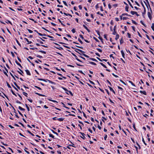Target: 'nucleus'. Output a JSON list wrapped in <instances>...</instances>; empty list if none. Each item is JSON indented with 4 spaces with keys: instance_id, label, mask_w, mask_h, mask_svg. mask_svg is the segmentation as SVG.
Wrapping results in <instances>:
<instances>
[{
    "instance_id": "obj_13",
    "label": "nucleus",
    "mask_w": 154,
    "mask_h": 154,
    "mask_svg": "<svg viewBox=\"0 0 154 154\" xmlns=\"http://www.w3.org/2000/svg\"><path fill=\"white\" fill-rule=\"evenodd\" d=\"M119 38V35L118 34H117L116 36V37L115 38V39L116 40H117V39Z\"/></svg>"
},
{
    "instance_id": "obj_60",
    "label": "nucleus",
    "mask_w": 154,
    "mask_h": 154,
    "mask_svg": "<svg viewBox=\"0 0 154 154\" xmlns=\"http://www.w3.org/2000/svg\"><path fill=\"white\" fill-rule=\"evenodd\" d=\"M11 53L12 54V56L13 57H14L15 56V55L13 53V52L12 51L11 52Z\"/></svg>"
},
{
    "instance_id": "obj_58",
    "label": "nucleus",
    "mask_w": 154,
    "mask_h": 154,
    "mask_svg": "<svg viewBox=\"0 0 154 154\" xmlns=\"http://www.w3.org/2000/svg\"><path fill=\"white\" fill-rule=\"evenodd\" d=\"M12 86L14 87V88L17 91H18V90L12 84Z\"/></svg>"
},
{
    "instance_id": "obj_3",
    "label": "nucleus",
    "mask_w": 154,
    "mask_h": 154,
    "mask_svg": "<svg viewBox=\"0 0 154 154\" xmlns=\"http://www.w3.org/2000/svg\"><path fill=\"white\" fill-rule=\"evenodd\" d=\"M25 71L27 74L29 75H31V73H30L29 71L27 69L25 70Z\"/></svg>"
},
{
    "instance_id": "obj_45",
    "label": "nucleus",
    "mask_w": 154,
    "mask_h": 154,
    "mask_svg": "<svg viewBox=\"0 0 154 154\" xmlns=\"http://www.w3.org/2000/svg\"><path fill=\"white\" fill-rule=\"evenodd\" d=\"M63 3L66 6H67V5L66 3V2L64 1H63Z\"/></svg>"
},
{
    "instance_id": "obj_50",
    "label": "nucleus",
    "mask_w": 154,
    "mask_h": 154,
    "mask_svg": "<svg viewBox=\"0 0 154 154\" xmlns=\"http://www.w3.org/2000/svg\"><path fill=\"white\" fill-rule=\"evenodd\" d=\"M104 38H105L106 40H107V35L106 34H104Z\"/></svg>"
},
{
    "instance_id": "obj_47",
    "label": "nucleus",
    "mask_w": 154,
    "mask_h": 154,
    "mask_svg": "<svg viewBox=\"0 0 154 154\" xmlns=\"http://www.w3.org/2000/svg\"><path fill=\"white\" fill-rule=\"evenodd\" d=\"M62 88L66 91H68V90L65 88L62 87Z\"/></svg>"
},
{
    "instance_id": "obj_22",
    "label": "nucleus",
    "mask_w": 154,
    "mask_h": 154,
    "mask_svg": "<svg viewBox=\"0 0 154 154\" xmlns=\"http://www.w3.org/2000/svg\"><path fill=\"white\" fill-rule=\"evenodd\" d=\"M51 131L53 133H54V134H56L57 135H58V134L56 132H55V131H54V130H51Z\"/></svg>"
},
{
    "instance_id": "obj_53",
    "label": "nucleus",
    "mask_w": 154,
    "mask_h": 154,
    "mask_svg": "<svg viewBox=\"0 0 154 154\" xmlns=\"http://www.w3.org/2000/svg\"><path fill=\"white\" fill-rule=\"evenodd\" d=\"M27 30H28V31H29V32L30 33H32L33 32L32 30H30L29 29H27Z\"/></svg>"
},
{
    "instance_id": "obj_26",
    "label": "nucleus",
    "mask_w": 154,
    "mask_h": 154,
    "mask_svg": "<svg viewBox=\"0 0 154 154\" xmlns=\"http://www.w3.org/2000/svg\"><path fill=\"white\" fill-rule=\"evenodd\" d=\"M47 80L50 83H51L52 84H54V82H53L50 80H48V79H47Z\"/></svg>"
},
{
    "instance_id": "obj_56",
    "label": "nucleus",
    "mask_w": 154,
    "mask_h": 154,
    "mask_svg": "<svg viewBox=\"0 0 154 154\" xmlns=\"http://www.w3.org/2000/svg\"><path fill=\"white\" fill-rule=\"evenodd\" d=\"M118 6V4H114L113 5V6L114 8H116Z\"/></svg>"
},
{
    "instance_id": "obj_32",
    "label": "nucleus",
    "mask_w": 154,
    "mask_h": 154,
    "mask_svg": "<svg viewBox=\"0 0 154 154\" xmlns=\"http://www.w3.org/2000/svg\"><path fill=\"white\" fill-rule=\"evenodd\" d=\"M7 86H8V87L9 88H11V86H10V85L8 83V82H7Z\"/></svg>"
},
{
    "instance_id": "obj_64",
    "label": "nucleus",
    "mask_w": 154,
    "mask_h": 154,
    "mask_svg": "<svg viewBox=\"0 0 154 154\" xmlns=\"http://www.w3.org/2000/svg\"><path fill=\"white\" fill-rule=\"evenodd\" d=\"M79 36L80 37V38H81L82 39H84V37L83 36V35H79Z\"/></svg>"
},
{
    "instance_id": "obj_18",
    "label": "nucleus",
    "mask_w": 154,
    "mask_h": 154,
    "mask_svg": "<svg viewBox=\"0 0 154 154\" xmlns=\"http://www.w3.org/2000/svg\"><path fill=\"white\" fill-rule=\"evenodd\" d=\"M128 82L130 83L134 87L135 86V85L131 81H129Z\"/></svg>"
},
{
    "instance_id": "obj_23",
    "label": "nucleus",
    "mask_w": 154,
    "mask_h": 154,
    "mask_svg": "<svg viewBox=\"0 0 154 154\" xmlns=\"http://www.w3.org/2000/svg\"><path fill=\"white\" fill-rule=\"evenodd\" d=\"M89 63L91 64L94 65H96V64L94 62H89Z\"/></svg>"
},
{
    "instance_id": "obj_31",
    "label": "nucleus",
    "mask_w": 154,
    "mask_h": 154,
    "mask_svg": "<svg viewBox=\"0 0 154 154\" xmlns=\"http://www.w3.org/2000/svg\"><path fill=\"white\" fill-rule=\"evenodd\" d=\"M55 48H57V49H58L60 50H61L62 49H63V48L61 47H55Z\"/></svg>"
},
{
    "instance_id": "obj_11",
    "label": "nucleus",
    "mask_w": 154,
    "mask_h": 154,
    "mask_svg": "<svg viewBox=\"0 0 154 154\" xmlns=\"http://www.w3.org/2000/svg\"><path fill=\"white\" fill-rule=\"evenodd\" d=\"M24 39H25L26 40V41L28 42V44H30V43H31L32 42L31 41H29V40L27 38H25Z\"/></svg>"
},
{
    "instance_id": "obj_62",
    "label": "nucleus",
    "mask_w": 154,
    "mask_h": 154,
    "mask_svg": "<svg viewBox=\"0 0 154 154\" xmlns=\"http://www.w3.org/2000/svg\"><path fill=\"white\" fill-rule=\"evenodd\" d=\"M120 81L122 82V83H123V84H124V85H126V84L125 83V82H124L123 81H122V80H120Z\"/></svg>"
},
{
    "instance_id": "obj_57",
    "label": "nucleus",
    "mask_w": 154,
    "mask_h": 154,
    "mask_svg": "<svg viewBox=\"0 0 154 154\" xmlns=\"http://www.w3.org/2000/svg\"><path fill=\"white\" fill-rule=\"evenodd\" d=\"M107 135L106 134L105 136L104 137V140H106V138H107Z\"/></svg>"
},
{
    "instance_id": "obj_55",
    "label": "nucleus",
    "mask_w": 154,
    "mask_h": 154,
    "mask_svg": "<svg viewBox=\"0 0 154 154\" xmlns=\"http://www.w3.org/2000/svg\"><path fill=\"white\" fill-rule=\"evenodd\" d=\"M16 42H17V43L20 46H21V45L19 43V42H18V41L17 40H16Z\"/></svg>"
},
{
    "instance_id": "obj_14",
    "label": "nucleus",
    "mask_w": 154,
    "mask_h": 154,
    "mask_svg": "<svg viewBox=\"0 0 154 154\" xmlns=\"http://www.w3.org/2000/svg\"><path fill=\"white\" fill-rule=\"evenodd\" d=\"M128 8H129L128 6H126L125 7V10L126 11H128Z\"/></svg>"
},
{
    "instance_id": "obj_54",
    "label": "nucleus",
    "mask_w": 154,
    "mask_h": 154,
    "mask_svg": "<svg viewBox=\"0 0 154 154\" xmlns=\"http://www.w3.org/2000/svg\"><path fill=\"white\" fill-rule=\"evenodd\" d=\"M94 39L95 41L97 42H99V41L95 37H94L93 38Z\"/></svg>"
},
{
    "instance_id": "obj_30",
    "label": "nucleus",
    "mask_w": 154,
    "mask_h": 154,
    "mask_svg": "<svg viewBox=\"0 0 154 154\" xmlns=\"http://www.w3.org/2000/svg\"><path fill=\"white\" fill-rule=\"evenodd\" d=\"M128 2L130 5L131 6V7L132 8H133V6L131 4V3L130 2L128 1Z\"/></svg>"
},
{
    "instance_id": "obj_24",
    "label": "nucleus",
    "mask_w": 154,
    "mask_h": 154,
    "mask_svg": "<svg viewBox=\"0 0 154 154\" xmlns=\"http://www.w3.org/2000/svg\"><path fill=\"white\" fill-rule=\"evenodd\" d=\"M132 22L134 24H135L136 25H137V23L134 20H132Z\"/></svg>"
},
{
    "instance_id": "obj_48",
    "label": "nucleus",
    "mask_w": 154,
    "mask_h": 154,
    "mask_svg": "<svg viewBox=\"0 0 154 154\" xmlns=\"http://www.w3.org/2000/svg\"><path fill=\"white\" fill-rule=\"evenodd\" d=\"M62 88L66 91H68V90L65 88L62 87Z\"/></svg>"
},
{
    "instance_id": "obj_12",
    "label": "nucleus",
    "mask_w": 154,
    "mask_h": 154,
    "mask_svg": "<svg viewBox=\"0 0 154 154\" xmlns=\"http://www.w3.org/2000/svg\"><path fill=\"white\" fill-rule=\"evenodd\" d=\"M100 63L102 66H103V67H104L105 68H107V67L106 66H105V65H104L103 63Z\"/></svg>"
},
{
    "instance_id": "obj_15",
    "label": "nucleus",
    "mask_w": 154,
    "mask_h": 154,
    "mask_svg": "<svg viewBox=\"0 0 154 154\" xmlns=\"http://www.w3.org/2000/svg\"><path fill=\"white\" fill-rule=\"evenodd\" d=\"M140 23L143 25L145 27H146V26L143 23V21L142 20H141L140 21Z\"/></svg>"
},
{
    "instance_id": "obj_16",
    "label": "nucleus",
    "mask_w": 154,
    "mask_h": 154,
    "mask_svg": "<svg viewBox=\"0 0 154 154\" xmlns=\"http://www.w3.org/2000/svg\"><path fill=\"white\" fill-rule=\"evenodd\" d=\"M131 13L132 15H134V14H135V13H137V12H135V11H131Z\"/></svg>"
},
{
    "instance_id": "obj_43",
    "label": "nucleus",
    "mask_w": 154,
    "mask_h": 154,
    "mask_svg": "<svg viewBox=\"0 0 154 154\" xmlns=\"http://www.w3.org/2000/svg\"><path fill=\"white\" fill-rule=\"evenodd\" d=\"M72 32L73 33H75V29H72Z\"/></svg>"
},
{
    "instance_id": "obj_29",
    "label": "nucleus",
    "mask_w": 154,
    "mask_h": 154,
    "mask_svg": "<svg viewBox=\"0 0 154 154\" xmlns=\"http://www.w3.org/2000/svg\"><path fill=\"white\" fill-rule=\"evenodd\" d=\"M37 40L38 42L40 43L41 44H43V42H42V41H41L40 40L37 39Z\"/></svg>"
},
{
    "instance_id": "obj_51",
    "label": "nucleus",
    "mask_w": 154,
    "mask_h": 154,
    "mask_svg": "<svg viewBox=\"0 0 154 154\" xmlns=\"http://www.w3.org/2000/svg\"><path fill=\"white\" fill-rule=\"evenodd\" d=\"M106 81L108 83H109L110 85L112 86V84L108 80H107Z\"/></svg>"
},
{
    "instance_id": "obj_2",
    "label": "nucleus",
    "mask_w": 154,
    "mask_h": 154,
    "mask_svg": "<svg viewBox=\"0 0 154 154\" xmlns=\"http://www.w3.org/2000/svg\"><path fill=\"white\" fill-rule=\"evenodd\" d=\"M80 133L83 136V137H81L83 138V139H85V134L84 133L82 132H80Z\"/></svg>"
},
{
    "instance_id": "obj_61",
    "label": "nucleus",
    "mask_w": 154,
    "mask_h": 154,
    "mask_svg": "<svg viewBox=\"0 0 154 154\" xmlns=\"http://www.w3.org/2000/svg\"><path fill=\"white\" fill-rule=\"evenodd\" d=\"M97 59L99 60V61H101V62H102V60H101V59H100L99 58H98V57H97Z\"/></svg>"
},
{
    "instance_id": "obj_28",
    "label": "nucleus",
    "mask_w": 154,
    "mask_h": 154,
    "mask_svg": "<svg viewBox=\"0 0 154 154\" xmlns=\"http://www.w3.org/2000/svg\"><path fill=\"white\" fill-rule=\"evenodd\" d=\"M10 74L11 75L12 77L14 79V80L16 81V79H15V78L12 75V74L11 73V72H10Z\"/></svg>"
},
{
    "instance_id": "obj_17",
    "label": "nucleus",
    "mask_w": 154,
    "mask_h": 154,
    "mask_svg": "<svg viewBox=\"0 0 154 154\" xmlns=\"http://www.w3.org/2000/svg\"><path fill=\"white\" fill-rule=\"evenodd\" d=\"M90 59L91 60H92L94 61H96V62L97 61L96 59L93 58H90Z\"/></svg>"
},
{
    "instance_id": "obj_63",
    "label": "nucleus",
    "mask_w": 154,
    "mask_h": 154,
    "mask_svg": "<svg viewBox=\"0 0 154 154\" xmlns=\"http://www.w3.org/2000/svg\"><path fill=\"white\" fill-rule=\"evenodd\" d=\"M18 113H19V114L21 115L22 116H23V114L21 113V112L19 111V110L18 111Z\"/></svg>"
},
{
    "instance_id": "obj_37",
    "label": "nucleus",
    "mask_w": 154,
    "mask_h": 154,
    "mask_svg": "<svg viewBox=\"0 0 154 154\" xmlns=\"http://www.w3.org/2000/svg\"><path fill=\"white\" fill-rule=\"evenodd\" d=\"M34 87H35L36 88H38L39 90H42V89L40 88V87H39L37 86H35Z\"/></svg>"
},
{
    "instance_id": "obj_33",
    "label": "nucleus",
    "mask_w": 154,
    "mask_h": 154,
    "mask_svg": "<svg viewBox=\"0 0 154 154\" xmlns=\"http://www.w3.org/2000/svg\"><path fill=\"white\" fill-rule=\"evenodd\" d=\"M78 40L82 44H83V42L79 38H78Z\"/></svg>"
},
{
    "instance_id": "obj_49",
    "label": "nucleus",
    "mask_w": 154,
    "mask_h": 154,
    "mask_svg": "<svg viewBox=\"0 0 154 154\" xmlns=\"http://www.w3.org/2000/svg\"><path fill=\"white\" fill-rule=\"evenodd\" d=\"M127 15L131 16V15H128L127 14H122V16Z\"/></svg>"
},
{
    "instance_id": "obj_21",
    "label": "nucleus",
    "mask_w": 154,
    "mask_h": 154,
    "mask_svg": "<svg viewBox=\"0 0 154 154\" xmlns=\"http://www.w3.org/2000/svg\"><path fill=\"white\" fill-rule=\"evenodd\" d=\"M25 106H26V107L27 109V110L28 111H29V107L26 104H25Z\"/></svg>"
},
{
    "instance_id": "obj_4",
    "label": "nucleus",
    "mask_w": 154,
    "mask_h": 154,
    "mask_svg": "<svg viewBox=\"0 0 154 154\" xmlns=\"http://www.w3.org/2000/svg\"><path fill=\"white\" fill-rule=\"evenodd\" d=\"M121 53L123 58H125V54L123 52V50L121 51Z\"/></svg>"
},
{
    "instance_id": "obj_38",
    "label": "nucleus",
    "mask_w": 154,
    "mask_h": 154,
    "mask_svg": "<svg viewBox=\"0 0 154 154\" xmlns=\"http://www.w3.org/2000/svg\"><path fill=\"white\" fill-rule=\"evenodd\" d=\"M127 35H128V37L129 38H131V34L129 33L128 32L127 33Z\"/></svg>"
},
{
    "instance_id": "obj_20",
    "label": "nucleus",
    "mask_w": 154,
    "mask_h": 154,
    "mask_svg": "<svg viewBox=\"0 0 154 154\" xmlns=\"http://www.w3.org/2000/svg\"><path fill=\"white\" fill-rule=\"evenodd\" d=\"M27 132L29 134H31L32 136H34V134H33L30 131H29V130H27Z\"/></svg>"
},
{
    "instance_id": "obj_25",
    "label": "nucleus",
    "mask_w": 154,
    "mask_h": 154,
    "mask_svg": "<svg viewBox=\"0 0 154 154\" xmlns=\"http://www.w3.org/2000/svg\"><path fill=\"white\" fill-rule=\"evenodd\" d=\"M49 136L53 138H54V136H53L52 134H49Z\"/></svg>"
},
{
    "instance_id": "obj_1",
    "label": "nucleus",
    "mask_w": 154,
    "mask_h": 154,
    "mask_svg": "<svg viewBox=\"0 0 154 154\" xmlns=\"http://www.w3.org/2000/svg\"><path fill=\"white\" fill-rule=\"evenodd\" d=\"M148 16L149 17V19L151 20V19H152V17L151 16V13L149 12H148Z\"/></svg>"
},
{
    "instance_id": "obj_59",
    "label": "nucleus",
    "mask_w": 154,
    "mask_h": 154,
    "mask_svg": "<svg viewBox=\"0 0 154 154\" xmlns=\"http://www.w3.org/2000/svg\"><path fill=\"white\" fill-rule=\"evenodd\" d=\"M108 5L109 8V9H111V5L109 4H108Z\"/></svg>"
},
{
    "instance_id": "obj_42",
    "label": "nucleus",
    "mask_w": 154,
    "mask_h": 154,
    "mask_svg": "<svg viewBox=\"0 0 154 154\" xmlns=\"http://www.w3.org/2000/svg\"><path fill=\"white\" fill-rule=\"evenodd\" d=\"M23 94L24 95L26 96V97H27V95L28 94L27 93L25 92H23Z\"/></svg>"
},
{
    "instance_id": "obj_35",
    "label": "nucleus",
    "mask_w": 154,
    "mask_h": 154,
    "mask_svg": "<svg viewBox=\"0 0 154 154\" xmlns=\"http://www.w3.org/2000/svg\"><path fill=\"white\" fill-rule=\"evenodd\" d=\"M83 55L85 57H88V58L89 57V56H88L85 54H83Z\"/></svg>"
},
{
    "instance_id": "obj_44",
    "label": "nucleus",
    "mask_w": 154,
    "mask_h": 154,
    "mask_svg": "<svg viewBox=\"0 0 154 154\" xmlns=\"http://www.w3.org/2000/svg\"><path fill=\"white\" fill-rule=\"evenodd\" d=\"M37 57H39L40 58H42V57L41 56H40V55H38L37 56Z\"/></svg>"
},
{
    "instance_id": "obj_8",
    "label": "nucleus",
    "mask_w": 154,
    "mask_h": 154,
    "mask_svg": "<svg viewBox=\"0 0 154 154\" xmlns=\"http://www.w3.org/2000/svg\"><path fill=\"white\" fill-rule=\"evenodd\" d=\"M109 88L111 91H112V92L114 94H115V92L114 91V90L111 87H110L109 86Z\"/></svg>"
},
{
    "instance_id": "obj_39",
    "label": "nucleus",
    "mask_w": 154,
    "mask_h": 154,
    "mask_svg": "<svg viewBox=\"0 0 154 154\" xmlns=\"http://www.w3.org/2000/svg\"><path fill=\"white\" fill-rule=\"evenodd\" d=\"M142 141L145 144V145H146V143H145L143 138H142Z\"/></svg>"
},
{
    "instance_id": "obj_36",
    "label": "nucleus",
    "mask_w": 154,
    "mask_h": 154,
    "mask_svg": "<svg viewBox=\"0 0 154 154\" xmlns=\"http://www.w3.org/2000/svg\"><path fill=\"white\" fill-rule=\"evenodd\" d=\"M67 92H69V93L72 96L73 95L71 91H68Z\"/></svg>"
},
{
    "instance_id": "obj_5",
    "label": "nucleus",
    "mask_w": 154,
    "mask_h": 154,
    "mask_svg": "<svg viewBox=\"0 0 154 154\" xmlns=\"http://www.w3.org/2000/svg\"><path fill=\"white\" fill-rule=\"evenodd\" d=\"M140 92L141 93H143V94H144V95H146V92L145 91H140Z\"/></svg>"
},
{
    "instance_id": "obj_6",
    "label": "nucleus",
    "mask_w": 154,
    "mask_h": 154,
    "mask_svg": "<svg viewBox=\"0 0 154 154\" xmlns=\"http://www.w3.org/2000/svg\"><path fill=\"white\" fill-rule=\"evenodd\" d=\"M15 63L17 65L20 66L21 68H22V66L21 64L19 63L17 60L15 61Z\"/></svg>"
},
{
    "instance_id": "obj_41",
    "label": "nucleus",
    "mask_w": 154,
    "mask_h": 154,
    "mask_svg": "<svg viewBox=\"0 0 154 154\" xmlns=\"http://www.w3.org/2000/svg\"><path fill=\"white\" fill-rule=\"evenodd\" d=\"M141 4H142V5L144 9V14H145V13H146V9H145V8L143 5V4L142 3Z\"/></svg>"
},
{
    "instance_id": "obj_34",
    "label": "nucleus",
    "mask_w": 154,
    "mask_h": 154,
    "mask_svg": "<svg viewBox=\"0 0 154 154\" xmlns=\"http://www.w3.org/2000/svg\"><path fill=\"white\" fill-rule=\"evenodd\" d=\"M39 51L40 52L44 53V54H45L46 53V52L43 51Z\"/></svg>"
},
{
    "instance_id": "obj_27",
    "label": "nucleus",
    "mask_w": 154,
    "mask_h": 154,
    "mask_svg": "<svg viewBox=\"0 0 154 154\" xmlns=\"http://www.w3.org/2000/svg\"><path fill=\"white\" fill-rule=\"evenodd\" d=\"M123 40L122 39V38L121 39L120 41V43L121 44H122L123 43Z\"/></svg>"
},
{
    "instance_id": "obj_40",
    "label": "nucleus",
    "mask_w": 154,
    "mask_h": 154,
    "mask_svg": "<svg viewBox=\"0 0 154 154\" xmlns=\"http://www.w3.org/2000/svg\"><path fill=\"white\" fill-rule=\"evenodd\" d=\"M97 49L99 52H102V51L99 48H97Z\"/></svg>"
},
{
    "instance_id": "obj_19",
    "label": "nucleus",
    "mask_w": 154,
    "mask_h": 154,
    "mask_svg": "<svg viewBox=\"0 0 154 154\" xmlns=\"http://www.w3.org/2000/svg\"><path fill=\"white\" fill-rule=\"evenodd\" d=\"M151 28H152V30L154 32V23H152V26H151Z\"/></svg>"
},
{
    "instance_id": "obj_7",
    "label": "nucleus",
    "mask_w": 154,
    "mask_h": 154,
    "mask_svg": "<svg viewBox=\"0 0 154 154\" xmlns=\"http://www.w3.org/2000/svg\"><path fill=\"white\" fill-rule=\"evenodd\" d=\"M64 119L63 118H59L57 119V120L59 121H63L64 120Z\"/></svg>"
},
{
    "instance_id": "obj_46",
    "label": "nucleus",
    "mask_w": 154,
    "mask_h": 154,
    "mask_svg": "<svg viewBox=\"0 0 154 154\" xmlns=\"http://www.w3.org/2000/svg\"><path fill=\"white\" fill-rule=\"evenodd\" d=\"M96 32L97 33V34L99 36H100V33L99 31L96 30Z\"/></svg>"
},
{
    "instance_id": "obj_10",
    "label": "nucleus",
    "mask_w": 154,
    "mask_h": 154,
    "mask_svg": "<svg viewBox=\"0 0 154 154\" xmlns=\"http://www.w3.org/2000/svg\"><path fill=\"white\" fill-rule=\"evenodd\" d=\"M35 93L38 95L39 96H43V97H44V96H45L43 94H39L38 93Z\"/></svg>"
},
{
    "instance_id": "obj_9",
    "label": "nucleus",
    "mask_w": 154,
    "mask_h": 154,
    "mask_svg": "<svg viewBox=\"0 0 154 154\" xmlns=\"http://www.w3.org/2000/svg\"><path fill=\"white\" fill-rule=\"evenodd\" d=\"M18 108L20 110L22 111H25V109H24L22 108L20 106H19L18 107Z\"/></svg>"
},
{
    "instance_id": "obj_52",
    "label": "nucleus",
    "mask_w": 154,
    "mask_h": 154,
    "mask_svg": "<svg viewBox=\"0 0 154 154\" xmlns=\"http://www.w3.org/2000/svg\"><path fill=\"white\" fill-rule=\"evenodd\" d=\"M0 38H1V39H3V42H4L5 41V39H4V38H3L2 36L0 35Z\"/></svg>"
}]
</instances>
